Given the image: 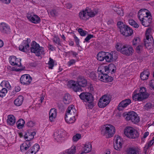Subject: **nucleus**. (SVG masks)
I'll use <instances>...</instances> for the list:
<instances>
[{
    "label": "nucleus",
    "mask_w": 154,
    "mask_h": 154,
    "mask_svg": "<svg viewBox=\"0 0 154 154\" xmlns=\"http://www.w3.org/2000/svg\"><path fill=\"white\" fill-rule=\"evenodd\" d=\"M118 27L119 29L121 34L126 37L131 36L133 33V30L130 27L125 24L122 22L119 21L117 23Z\"/></svg>",
    "instance_id": "1"
},
{
    "label": "nucleus",
    "mask_w": 154,
    "mask_h": 154,
    "mask_svg": "<svg viewBox=\"0 0 154 154\" xmlns=\"http://www.w3.org/2000/svg\"><path fill=\"white\" fill-rule=\"evenodd\" d=\"M149 94L146 92V88L142 87L140 88L139 93L134 94L132 96L134 100L135 101H142L147 98Z\"/></svg>",
    "instance_id": "2"
},
{
    "label": "nucleus",
    "mask_w": 154,
    "mask_h": 154,
    "mask_svg": "<svg viewBox=\"0 0 154 154\" xmlns=\"http://www.w3.org/2000/svg\"><path fill=\"white\" fill-rule=\"evenodd\" d=\"M30 49L32 53H35L38 56H40L42 54H45L44 48L40 47L39 44L35 41H33L31 42Z\"/></svg>",
    "instance_id": "3"
},
{
    "label": "nucleus",
    "mask_w": 154,
    "mask_h": 154,
    "mask_svg": "<svg viewBox=\"0 0 154 154\" xmlns=\"http://www.w3.org/2000/svg\"><path fill=\"white\" fill-rule=\"evenodd\" d=\"M79 97L81 99L88 102V106L89 108L92 109L93 107V98L92 94L90 93L83 92L80 94Z\"/></svg>",
    "instance_id": "4"
},
{
    "label": "nucleus",
    "mask_w": 154,
    "mask_h": 154,
    "mask_svg": "<svg viewBox=\"0 0 154 154\" xmlns=\"http://www.w3.org/2000/svg\"><path fill=\"white\" fill-rule=\"evenodd\" d=\"M124 133L128 137L134 139L138 137L139 134L137 131L131 127H127L125 129Z\"/></svg>",
    "instance_id": "5"
},
{
    "label": "nucleus",
    "mask_w": 154,
    "mask_h": 154,
    "mask_svg": "<svg viewBox=\"0 0 154 154\" xmlns=\"http://www.w3.org/2000/svg\"><path fill=\"white\" fill-rule=\"evenodd\" d=\"M98 70L99 72L101 73V75H100V73L99 74V80L103 82H111L113 80V78L112 77L109 76L107 74V72H105L106 73H104V70H101L100 68H99L98 69Z\"/></svg>",
    "instance_id": "6"
},
{
    "label": "nucleus",
    "mask_w": 154,
    "mask_h": 154,
    "mask_svg": "<svg viewBox=\"0 0 154 154\" xmlns=\"http://www.w3.org/2000/svg\"><path fill=\"white\" fill-rule=\"evenodd\" d=\"M115 129L114 126L110 125H105L104 130L102 131V134L105 135L107 134L108 137H110L113 136L115 133Z\"/></svg>",
    "instance_id": "7"
},
{
    "label": "nucleus",
    "mask_w": 154,
    "mask_h": 154,
    "mask_svg": "<svg viewBox=\"0 0 154 154\" xmlns=\"http://www.w3.org/2000/svg\"><path fill=\"white\" fill-rule=\"evenodd\" d=\"M30 42L31 40L29 38L23 40L19 47V50L23 52H26L29 51L30 49L29 45Z\"/></svg>",
    "instance_id": "8"
},
{
    "label": "nucleus",
    "mask_w": 154,
    "mask_h": 154,
    "mask_svg": "<svg viewBox=\"0 0 154 154\" xmlns=\"http://www.w3.org/2000/svg\"><path fill=\"white\" fill-rule=\"evenodd\" d=\"M117 57V52L116 51H112L110 53H105V59L107 62H111L115 61Z\"/></svg>",
    "instance_id": "9"
},
{
    "label": "nucleus",
    "mask_w": 154,
    "mask_h": 154,
    "mask_svg": "<svg viewBox=\"0 0 154 154\" xmlns=\"http://www.w3.org/2000/svg\"><path fill=\"white\" fill-rule=\"evenodd\" d=\"M110 99L107 95H104L99 99L98 105L100 108H104L110 102Z\"/></svg>",
    "instance_id": "10"
},
{
    "label": "nucleus",
    "mask_w": 154,
    "mask_h": 154,
    "mask_svg": "<svg viewBox=\"0 0 154 154\" xmlns=\"http://www.w3.org/2000/svg\"><path fill=\"white\" fill-rule=\"evenodd\" d=\"M65 132L63 130L57 131L54 134V139L57 142H62L64 140Z\"/></svg>",
    "instance_id": "11"
},
{
    "label": "nucleus",
    "mask_w": 154,
    "mask_h": 154,
    "mask_svg": "<svg viewBox=\"0 0 154 154\" xmlns=\"http://www.w3.org/2000/svg\"><path fill=\"white\" fill-rule=\"evenodd\" d=\"M32 80V78L29 75L27 74L22 75L20 79V83L24 85H29Z\"/></svg>",
    "instance_id": "12"
},
{
    "label": "nucleus",
    "mask_w": 154,
    "mask_h": 154,
    "mask_svg": "<svg viewBox=\"0 0 154 154\" xmlns=\"http://www.w3.org/2000/svg\"><path fill=\"white\" fill-rule=\"evenodd\" d=\"M27 17L30 21L35 24L39 23L41 21L40 18L38 16L33 14H27Z\"/></svg>",
    "instance_id": "13"
},
{
    "label": "nucleus",
    "mask_w": 154,
    "mask_h": 154,
    "mask_svg": "<svg viewBox=\"0 0 154 154\" xmlns=\"http://www.w3.org/2000/svg\"><path fill=\"white\" fill-rule=\"evenodd\" d=\"M67 86L68 87L72 88L75 92L81 91V88L78 86L77 82L73 80H71L68 82Z\"/></svg>",
    "instance_id": "14"
},
{
    "label": "nucleus",
    "mask_w": 154,
    "mask_h": 154,
    "mask_svg": "<svg viewBox=\"0 0 154 154\" xmlns=\"http://www.w3.org/2000/svg\"><path fill=\"white\" fill-rule=\"evenodd\" d=\"M123 140L120 136H118L115 138L114 143V147L115 149L119 150L121 148L123 144Z\"/></svg>",
    "instance_id": "15"
},
{
    "label": "nucleus",
    "mask_w": 154,
    "mask_h": 154,
    "mask_svg": "<svg viewBox=\"0 0 154 154\" xmlns=\"http://www.w3.org/2000/svg\"><path fill=\"white\" fill-rule=\"evenodd\" d=\"M133 51L132 47L123 45V47L122 49L121 53L125 55L130 56L132 54Z\"/></svg>",
    "instance_id": "16"
},
{
    "label": "nucleus",
    "mask_w": 154,
    "mask_h": 154,
    "mask_svg": "<svg viewBox=\"0 0 154 154\" xmlns=\"http://www.w3.org/2000/svg\"><path fill=\"white\" fill-rule=\"evenodd\" d=\"M148 11L146 9H142L139 11L138 16L140 20H143L144 18L150 14Z\"/></svg>",
    "instance_id": "17"
},
{
    "label": "nucleus",
    "mask_w": 154,
    "mask_h": 154,
    "mask_svg": "<svg viewBox=\"0 0 154 154\" xmlns=\"http://www.w3.org/2000/svg\"><path fill=\"white\" fill-rule=\"evenodd\" d=\"M131 102V100L129 99H126L122 101L118 105V109L122 110L123 108L126 107Z\"/></svg>",
    "instance_id": "18"
},
{
    "label": "nucleus",
    "mask_w": 154,
    "mask_h": 154,
    "mask_svg": "<svg viewBox=\"0 0 154 154\" xmlns=\"http://www.w3.org/2000/svg\"><path fill=\"white\" fill-rule=\"evenodd\" d=\"M140 21L143 26L146 27L149 26L150 23L152 22V19L149 14L148 16L144 18L143 20H141Z\"/></svg>",
    "instance_id": "19"
},
{
    "label": "nucleus",
    "mask_w": 154,
    "mask_h": 154,
    "mask_svg": "<svg viewBox=\"0 0 154 154\" xmlns=\"http://www.w3.org/2000/svg\"><path fill=\"white\" fill-rule=\"evenodd\" d=\"M102 68V70H104L105 72H107V73L109 72L110 71H111L113 72H114L116 69V67L114 64L111 63L108 66H105Z\"/></svg>",
    "instance_id": "20"
},
{
    "label": "nucleus",
    "mask_w": 154,
    "mask_h": 154,
    "mask_svg": "<svg viewBox=\"0 0 154 154\" xmlns=\"http://www.w3.org/2000/svg\"><path fill=\"white\" fill-rule=\"evenodd\" d=\"M78 86L84 87L87 85V82L86 80L82 77H79L77 82Z\"/></svg>",
    "instance_id": "21"
},
{
    "label": "nucleus",
    "mask_w": 154,
    "mask_h": 154,
    "mask_svg": "<svg viewBox=\"0 0 154 154\" xmlns=\"http://www.w3.org/2000/svg\"><path fill=\"white\" fill-rule=\"evenodd\" d=\"M10 28L6 23H2L0 24V31L3 33H8L10 32Z\"/></svg>",
    "instance_id": "22"
},
{
    "label": "nucleus",
    "mask_w": 154,
    "mask_h": 154,
    "mask_svg": "<svg viewBox=\"0 0 154 154\" xmlns=\"http://www.w3.org/2000/svg\"><path fill=\"white\" fill-rule=\"evenodd\" d=\"M69 114L72 116H75L76 115V110L73 105H70L68 107L66 114Z\"/></svg>",
    "instance_id": "23"
},
{
    "label": "nucleus",
    "mask_w": 154,
    "mask_h": 154,
    "mask_svg": "<svg viewBox=\"0 0 154 154\" xmlns=\"http://www.w3.org/2000/svg\"><path fill=\"white\" fill-rule=\"evenodd\" d=\"M151 31V29H148L146 31V33L145 35L146 37V40L147 41H144L145 45L146 46V43H148L149 42L150 43L152 42V41L153 40V38L151 35H149V33Z\"/></svg>",
    "instance_id": "24"
},
{
    "label": "nucleus",
    "mask_w": 154,
    "mask_h": 154,
    "mask_svg": "<svg viewBox=\"0 0 154 154\" xmlns=\"http://www.w3.org/2000/svg\"><path fill=\"white\" fill-rule=\"evenodd\" d=\"M57 116V110L55 108L51 109L49 113V118L50 121L52 122Z\"/></svg>",
    "instance_id": "25"
},
{
    "label": "nucleus",
    "mask_w": 154,
    "mask_h": 154,
    "mask_svg": "<svg viewBox=\"0 0 154 154\" xmlns=\"http://www.w3.org/2000/svg\"><path fill=\"white\" fill-rule=\"evenodd\" d=\"M65 119L68 123L71 124L74 122L75 120V116H72L69 114H66Z\"/></svg>",
    "instance_id": "26"
},
{
    "label": "nucleus",
    "mask_w": 154,
    "mask_h": 154,
    "mask_svg": "<svg viewBox=\"0 0 154 154\" xmlns=\"http://www.w3.org/2000/svg\"><path fill=\"white\" fill-rule=\"evenodd\" d=\"M79 16L80 18L83 20H86L89 19L87 9L80 12L79 13Z\"/></svg>",
    "instance_id": "27"
},
{
    "label": "nucleus",
    "mask_w": 154,
    "mask_h": 154,
    "mask_svg": "<svg viewBox=\"0 0 154 154\" xmlns=\"http://www.w3.org/2000/svg\"><path fill=\"white\" fill-rule=\"evenodd\" d=\"M7 122L8 125H13L16 122L15 117L13 115H8V116Z\"/></svg>",
    "instance_id": "28"
},
{
    "label": "nucleus",
    "mask_w": 154,
    "mask_h": 154,
    "mask_svg": "<svg viewBox=\"0 0 154 154\" xmlns=\"http://www.w3.org/2000/svg\"><path fill=\"white\" fill-rule=\"evenodd\" d=\"M36 133L35 132H32L30 133L28 132L27 133L25 134L24 137L26 140L29 141L33 139L34 136L35 135Z\"/></svg>",
    "instance_id": "29"
},
{
    "label": "nucleus",
    "mask_w": 154,
    "mask_h": 154,
    "mask_svg": "<svg viewBox=\"0 0 154 154\" xmlns=\"http://www.w3.org/2000/svg\"><path fill=\"white\" fill-rule=\"evenodd\" d=\"M149 74V71L146 70L144 71L141 73L140 77L141 80H146L148 79Z\"/></svg>",
    "instance_id": "30"
},
{
    "label": "nucleus",
    "mask_w": 154,
    "mask_h": 154,
    "mask_svg": "<svg viewBox=\"0 0 154 154\" xmlns=\"http://www.w3.org/2000/svg\"><path fill=\"white\" fill-rule=\"evenodd\" d=\"M16 59V57L15 56H13L11 57L9 60L10 63L12 65L18 66L19 67L21 64L20 62H17Z\"/></svg>",
    "instance_id": "31"
},
{
    "label": "nucleus",
    "mask_w": 154,
    "mask_h": 154,
    "mask_svg": "<svg viewBox=\"0 0 154 154\" xmlns=\"http://www.w3.org/2000/svg\"><path fill=\"white\" fill-rule=\"evenodd\" d=\"M23 100V97L22 96L20 95L14 100V104L17 106H20L22 104Z\"/></svg>",
    "instance_id": "32"
},
{
    "label": "nucleus",
    "mask_w": 154,
    "mask_h": 154,
    "mask_svg": "<svg viewBox=\"0 0 154 154\" xmlns=\"http://www.w3.org/2000/svg\"><path fill=\"white\" fill-rule=\"evenodd\" d=\"M131 121L134 123H138L140 121V119L137 114L134 112Z\"/></svg>",
    "instance_id": "33"
},
{
    "label": "nucleus",
    "mask_w": 154,
    "mask_h": 154,
    "mask_svg": "<svg viewBox=\"0 0 154 154\" xmlns=\"http://www.w3.org/2000/svg\"><path fill=\"white\" fill-rule=\"evenodd\" d=\"M105 52L101 51L97 55V59L100 61H103L105 59Z\"/></svg>",
    "instance_id": "34"
},
{
    "label": "nucleus",
    "mask_w": 154,
    "mask_h": 154,
    "mask_svg": "<svg viewBox=\"0 0 154 154\" xmlns=\"http://www.w3.org/2000/svg\"><path fill=\"white\" fill-rule=\"evenodd\" d=\"M71 101V97L69 94H66L65 95L63 98V101L65 104H68Z\"/></svg>",
    "instance_id": "35"
},
{
    "label": "nucleus",
    "mask_w": 154,
    "mask_h": 154,
    "mask_svg": "<svg viewBox=\"0 0 154 154\" xmlns=\"http://www.w3.org/2000/svg\"><path fill=\"white\" fill-rule=\"evenodd\" d=\"M133 111L125 112L123 114V116L125 118L127 121L131 120L133 115Z\"/></svg>",
    "instance_id": "36"
},
{
    "label": "nucleus",
    "mask_w": 154,
    "mask_h": 154,
    "mask_svg": "<svg viewBox=\"0 0 154 154\" xmlns=\"http://www.w3.org/2000/svg\"><path fill=\"white\" fill-rule=\"evenodd\" d=\"M39 146L37 144H35L30 148L32 154H35L39 150Z\"/></svg>",
    "instance_id": "37"
},
{
    "label": "nucleus",
    "mask_w": 154,
    "mask_h": 154,
    "mask_svg": "<svg viewBox=\"0 0 154 154\" xmlns=\"http://www.w3.org/2000/svg\"><path fill=\"white\" fill-rule=\"evenodd\" d=\"M25 123V121L22 119H19L16 122L17 127L19 129H20L23 128Z\"/></svg>",
    "instance_id": "38"
},
{
    "label": "nucleus",
    "mask_w": 154,
    "mask_h": 154,
    "mask_svg": "<svg viewBox=\"0 0 154 154\" xmlns=\"http://www.w3.org/2000/svg\"><path fill=\"white\" fill-rule=\"evenodd\" d=\"M91 150V145L90 143H86L84 146V150L86 153H88Z\"/></svg>",
    "instance_id": "39"
},
{
    "label": "nucleus",
    "mask_w": 154,
    "mask_h": 154,
    "mask_svg": "<svg viewBox=\"0 0 154 154\" xmlns=\"http://www.w3.org/2000/svg\"><path fill=\"white\" fill-rule=\"evenodd\" d=\"M113 9L115 12H117L118 15L120 16H123L124 13L123 11L121 8L114 7L113 8Z\"/></svg>",
    "instance_id": "40"
},
{
    "label": "nucleus",
    "mask_w": 154,
    "mask_h": 154,
    "mask_svg": "<svg viewBox=\"0 0 154 154\" xmlns=\"http://www.w3.org/2000/svg\"><path fill=\"white\" fill-rule=\"evenodd\" d=\"M87 13L89 18L90 17H94L97 14V12L95 11H92L90 9L87 10Z\"/></svg>",
    "instance_id": "41"
},
{
    "label": "nucleus",
    "mask_w": 154,
    "mask_h": 154,
    "mask_svg": "<svg viewBox=\"0 0 154 154\" xmlns=\"http://www.w3.org/2000/svg\"><path fill=\"white\" fill-rule=\"evenodd\" d=\"M76 147L75 146H73L68 149L66 150V152L69 154H74L75 152Z\"/></svg>",
    "instance_id": "42"
},
{
    "label": "nucleus",
    "mask_w": 154,
    "mask_h": 154,
    "mask_svg": "<svg viewBox=\"0 0 154 154\" xmlns=\"http://www.w3.org/2000/svg\"><path fill=\"white\" fill-rule=\"evenodd\" d=\"M129 24L135 28H138L139 26L138 24L133 20L130 19L129 20Z\"/></svg>",
    "instance_id": "43"
},
{
    "label": "nucleus",
    "mask_w": 154,
    "mask_h": 154,
    "mask_svg": "<svg viewBox=\"0 0 154 154\" xmlns=\"http://www.w3.org/2000/svg\"><path fill=\"white\" fill-rule=\"evenodd\" d=\"M127 152L128 154H138V152L134 148H129L127 150Z\"/></svg>",
    "instance_id": "44"
},
{
    "label": "nucleus",
    "mask_w": 154,
    "mask_h": 154,
    "mask_svg": "<svg viewBox=\"0 0 154 154\" xmlns=\"http://www.w3.org/2000/svg\"><path fill=\"white\" fill-rule=\"evenodd\" d=\"M0 85L2 87L5 86L9 89H10L11 88V86L9 83L8 81H3L1 83Z\"/></svg>",
    "instance_id": "45"
},
{
    "label": "nucleus",
    "mask_w": 154,
    "mask_h": 154,
    "mask_svg": "<svg viewBox=\"0 0 154 154\" xmlns=\"http://www.w3.org/2000/svg\"><path fill=\"white\" fill-rule=\"evenodd\" d=\"M54 60L51 57L49 58V61L48 63L49 65L48 68L49 69H52L54 66Z\"/></svg>",
    "instance_id": "46"
},
{
    "label": "nucleus",
    "mask_w": 154,
    "mask_h": 154,
    "mask_svg": "<svg viewBox=\"0 0 154 154\" xmlns=\"http://www.w3.org/2000/svg\"><path fill=\"white\" fill-rule=\"evenodd\" d=\"M140 42V38L137 37H135L133 40V45L135 46L139 43Z\"/></svg>",
    "instance_id": "47"
},
{
    "label": "nucleus",
    "mask_w": 154,
    "mask_h": 154,
    "mask_svg": "<svg viewBox=\"0 0 154 154\" xmlns=\"http://www.w3.org/2000/svg\"><path fill=\"white\" fill-rule=\"evenodd\" d=\"M50 14L53 17L57 16L59 14V11L57 10L54 9L50 12Z\"/></svg>",
    "instance_id": "48"
},
{
    "label": "nucleus",
    "mask_w": 154,
    "mask_h": 154,
    "mask_svg": "<svg viewBox=\"0 0 154 154\" xmlns=\"http://www.w3.org/2000/svg\"><path fill=\"white\" fill-rule=\"evenodd\" d=\"M78 32L82 36H85L87 34V31H84L81 28H79L78 29Z\"/></svg>",
    "instance_id": "49"
},
{
    "label": "nucleus",
    "mask_w": 154,
    "mask_h": 154,
    "mask_svg": "<svg viewBox=\"0 0 154 154\" xmlns=\"http://www.w3.org/2000/svg\"><path fill=\"white\" fill-rule=\"evenodd\" d=\"M81 137V135L79 134H77L73 137L72 140L74 142H76L80 139Z\"/></svg>",
    "instance_id": "50"
},
{
    "label": "nucleus",
    "mask_w": 154,
    "mask_h": 154,
    "mask_svg": "<svg viewBox=\"0 0 154 154\" xmlns=\"http://www.w3.org/2000/svg\"><path fill=\"white\" fill-rule=\"evenodd\" d=\"M7 92V90L5 88H3L0 91V97H3L5 96V94Z\"/></svg>",
    "instance_id": "51"
},
{
    "label": "nucleus",
    "mask_w": 154,
    "mask_h": 154,
    "mask_svg": "<svg viewBox=\"0 0 154 154\" xmlns=\"http://www.w3.org/2000/svg\"><path fill=\"white\" fill-rule=\"evenodd\" d=\"M116 48L118 51H120L121 52L122 51V49L123 47V45H122L121 44L118 43L116 45Z\"/></svg>",
    "instance_id": "52"
},
{
    "label": "nucleus",
    "mask_w": 154,
    "mask_h": 154,
    "mask_svg": "<svg viewBox=\"0 0 154 154\" xmlns=\"http://www.w3.org/2000/svg\"><path fill=\"white\" fill-rule=\"evenodd\" d=\"M26 125L28 127H32L35 125V122L32 121H29L27 123Z\"/></svg>",
    "instance_id": "53"
},
{
    "label": "nucleus",
    "mask_w": 154,
    "mask_h": 154,
    "mask_svg": "<svg viewBox=\"0 0 154 154\" xmlns=\"http://www.w3.org/2000/svg\"><path fill=\"white\" fill-rule=\"evenodd\" d=\"M152 107V104L150 103H146L144 106V108L146 110L150 109Z\"/></svg>",
    "instance_id": "54"
},
{
    "label": "nucleus",
    "mask_w": 154,
    "mask_h": 154,
    "mask_svg": "<svg viewBox=\"0 0 154 154\" xmlns=\"http://www.w3.org/2000/svg\"><path fill=\"white\" fill-rule=\"evenodd\" d=\"M22 144L25 146L27 147L28 149L31 146V142L27 140H26V141L23 143Z\"/></svg>",
    "instance_id": "55"
},
{
    "label": "nucleus",
    "mask_w": 154,
    "mask_h": 154,
    "mask_svg": "<svg viewBox=\"0 0 154 154\" xmlns=\"http://www.w3.org/2000/svg\"><path fill=\"white\" fill-rule=\"evenodd\" d=\"M20 150L21 152H23L27 150L28 147L25 146L24 145L21 144L20 146Z\"/></svg>",
    "instance_id": "56"
},
{
    "label": "nucleus",
    "mask_w": 154,
    "mask_h": 154,
    "mask_svg": "<svg viewBox=\"0 0 154 154\" xmlns=\"http://www.w3.org/2000/svg\"><path fill=\"white\" fill-rule=\"evenodd\" d=\"M53 42H55L57 44L60 45V42L59 38L57 37H55L53 38Z\"/></svg>",
    "instance_id": "57"
},
{
    "label": "nucleus",
    "mask_w": 154,
    "mask_h": 154,
    "mask_svg": "<svg viewBox=\"0 0 154 154\" xmlns=\"http://www.w3.org/2000/svg\"><path fill=\"white\" fill-rule=\"evenodd\" d=\"M90 77L93 80H95L96 79V74L94 72H92L90 73Z\"/></svg>",
    "instance_id": "58"
},
{
    "label": "nucleus",
    "mask_w": 154,
    "mask_h": 154,
    "mask_svg": "<svg viewBox=\"0 0 154 154\" xmlns=\"http://www.w3.org/2000/svg\"><path fill=\"white\" fill-rule=\"evenodd\" d=\"M143 44H141L138 45L136 48V51L137 52L139 53L140 51L142 50L143 48Z\"/></svg>",
    "instance_id": "59"
},
{
    "label": "nucleus",
    "mask_w": 154,
    "mask_h": 154,
    "mask_svg": "<svg viewBox=\"0 0 154 154\" xmlns=\"http://www.w3.org/2000/svg\"><path fill=\"white\" fill-rule=\"evenodd\" d=\"M93 37L94 36L93 35L91 34L89 35L85 38V41L86 42H88V41L90 40V39L93 38Z\"/></svg>",
    "instance_id": "60"
},
{
    "label": "nucleus",
    "mask_w": 154,
    "mask_h": 154,
    "mask_svg": "<svg viewBox=\"0 0 154 154\" xmlns=\"http://www.w3.org/2000/svg\"><path fill=\"white\" fill-rule=\"evenodd\" d=\"M75 63V60L73 59H72L70 60L68 62V66H70L71 65L74 64Z\"/></svg>",
    "instance_id": "61"
},
{
    "label": "nucleus",
    "mask_w": 154,
    "mask_h": 154,
    "mask_svg": "<svg viewBox=\"0 0 154 154\" xmlns=\"http://www.w3.org/2000/svg\"><path fill=\"white\" fill-rule=\"evenodd\" d=\"M150 86L152 89H154V80H151L149 83Z\"/></svg>",
    "instance_id": "62"
},
{
    "label": "nucleus",
    "mask_w": 154,
    "mask_h": 154,
    "mask_svg": "<svg viewBox=\"0 0 154 154\" xmlns=\"http://www.w3.org/2000/svg\"><path fill=\"white\" fill-rule=\"evenodd\" d=\"M146 144L144 147V152L145 154H146L147 153V149L149 147Z\"/></svg>",
    "instance_id": "63"
},
{
    "label": "nucleus",
    "mask_w": 154,
    "mask_h": 154,
    "mask_svg": "<svg viewBox=\"0 0 154 154\" xmlns=\"http://www.w3.org/2000/svg\"><path fill=\"white\" fill-rule=\"evenodd\" d=\"M154 143V139H152L151 141L150 142H149L148 144H146V145H148L149 147L151 146L153 144V143Z\"/></svg>",
    "instance_id": "64"
}]
</instances>
